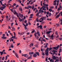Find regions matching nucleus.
<instances>
[{
	"label": "nucleus",
	"instance_id": "nucleus-1",
	"mask_svg": "<svg viewBox=\"0 0 62 62\" xmlns=\"http://www.w3.org/2000/svg\"><path fill=\"white\" fill-rule=\"evenodd\" d=\"M46 17H42L40 19V20H41V19H42V21H43L44 20H45V19H46Z\"/></svg>",
	"mask_w": 62,
	"mask_h": 62
},
{
	"label": "nucleus",
	"instance_id": "nucleus-2",
	"mask_svg": "<svg viewBox=\"0 0 62 62\" xmlns=\"http://www.w3.org/2000/svg\"><path fill=\"white\" fill-rule=\"evenodd\" d=\"M2 36L3 37H1V38H2V39H7V37H5V36H6V35L5 34H3L2 35Z\"/></svg>",
	"mask_w": 62,
	"mask_h": 62
},
{
	"label": "nucleus",
	"instance_id": "nucleus-3",
	"mask_svg": "<svg viewBox=\"0 0 62 62\" xmlns=\"http://www.w3.org/2000/svg\"><path fill=\"white\" fill-rule=\"evenodd\" d=\"M52 58L54 60H56V57L55 56H54V55H52Z\"/></svg>",
	"mask_w": 62,
	"mask_h": 62
},
{
	"label": "nucleus",
	"instance_id": "nucleus-4",
	"mask_svg": "<svg viewBox=\"0 0 62 62\" xmlns=\"http://www.w3.org/2000/svg\"><path fill=\"white\" fill-rule=\"evenodd\" d=\"M39 27H40V28L41 29L42 28V26L41 25H40L38 26L37 27V28H39Z\"/></svg>",
	"mask_w": 62,
	"mask_h": 62
},
{
	"label": "nucleus",
	"instance_id": "nucleus-5",
	"mask_svg": "<svg viewBox=\"0 0 62 62\" xmlns=\"http://www.w3.org/2000/svg\"><path fill=\"white\" fill-rule=\"evenodd\" d=\"M19 16H20V17H21V18H23V15L21 14L20 13L19 14Z\"/></svg>",
	"mask_w": 62,
	"mask_h": 62
},
{
	"label": "nucleus",
	"instance_id": "nucleus-6",
	"mask_svg": "<svg viewBox=\"0 0 62 62\" xmlns=\"http://www.w3.org/2000/svg\"><path fill=\"white\" fill-rule=\"evenodd\" d=\"M56 58H57V59H56L55 60H56V62H59V58H58V57H56Z\"/></svg>",
	"mask_w": 62,
	"mask_h": 62
},
{
	"label": "nucleus",
	"instance_id": "nucleus-7",
	"mask_svg": "<svg viewBox=\"0 0 62 62\" xmlns=\"http://www.w3.org/2000/svg\"><path fill=\"white\" fill-rule=\"evenodd\" d=\"M51 32V31H47V32H46V35H47V34H50Z\"/></svg>",
	"mask_w": 62,
	"mask_h": 62
},
{
	"label": "nucleus",
	"instance_id": "nucleus-8",
	"mask_svg": "<svg viewBox=\"0 0 62 62\" xmlns=\"http://www.w3.org/2000/svg\"><path fill=\"white\" fill-rule=\"evenodd\" d=\"M15 54L17 58H18V57H19L18 56V54L17 53H15Z\"/></svg>",
	"mask_w": 62,
	"mask_h": 62
},
{
	"label": "nucleus",
	"instance_id": "nucleus-9",
	"mask_svg": "<svg viewBox=\"0 0 62 62\" xmlns=\"http://www.w3.org/2000/svg\"><path fill=\"white\" fill-rule=\"evenodd\" d=\"M34 54V52H29V54H30V55H31V54L32 55V54Z\"/></svg>",
	"mask_w": 62,
	"mask_h": 62
},
{
	"label": "nucleus",
	"instance_id": "nucleus-10",
	"mask_svg": "<svg viewBox=\"0 0 62 62\" xmlns=\"http://www.w3.org/2000/svg\"><path fill=\"white\" fill-rule=\"evenodd\" d=\"M28 55L27 54H22V56H24V57H26V56H28Z\"/></svg>",
	"mask_w": 62,
	"mask_h": 62
},
{
	"label": "nucleus",
	"instance_id": "nucleus-11",
	"mask_svg": "<svg viewBox=\"0 0 62 62\" xmlns=\"http://www.w3.org/2000/svg\"><path fill=\"white\" fill-rule=\"evenodd\" d=\"M16 38V36H13L11 38H10L11 39H12L13 38H14V39H15Z\"/></svg>",
	"mask_w": 62,
	"mask_h": 62
},
{
	"label": "nucleus",
	"instance_id": "nucleus-12",
	"mask_svg": "<svg viewBox=\"0 0 62 62\" xmlns=\"http://www.w3.org/2000/svg\"><path fill=\"white\" fill-rule=\"evenodd\" d=\"M37 35H38L39 36V37L40 36V33H39V31H38L37 32Z\"/></svg>",
	"mask_w": 62,
	"mask_h": 62
},
{
	"label": "nucleus",
	"instance_id": "nucleus-13",
	"mask_svg": "<svg viewBox=\"0 0 62 62\" xmlns=\"http://www.w3.org/2000/svg\"><path fill=\"white\" fill-rule=\"evenodd\" d=\"M33 56V57H36L37 56V55L35 53V54H34Z\"/></svg>",
	"mask_w": 62,
	"mask_h": 62
},
{
	"label": "nucleus",
	"instance_id": "nucleus-14",
	"mask_svg": "<svg viewBox=\"0 0 62 62\" xmlns=\"http://www.w3.org/2000/svg\"><path fill=\"white\" fill-rule=\"evenodd\" d=\"M5 7H4V6L3 7V8L2 9L1 8H0V9L1 10L3 11V10H4V9H5Z\"/></svg>",
	"mask_w": 62,
	"mask_h": 62
},
{
	"label": "nucleus",
	"instance_id": "nucleus-15",
	"mask_svg": "<svg viewBox=\"0 0 62 62\" xmlns=\"http://www.w3.org/2000/svg\"><path fill=\"white\" fill-rule=\"evenodd\" d=\"M60 13H59V14L58 15H57L55 17V19H56L57 18H58V17H59V16H60Z\"/></svg>",
	"mask_w": 62,
	"mask_h": 62
},
{
	"label": "nucleus",
	"instance_id": "nucleus-16",
	"mask_svg": "<svg viewBox=\"0 0 62 62\" xmlns=\"http://www.w3.org/2000/svg\"><path fill=\"white\" fill-rule=\"evenodd\" d=\"M12 28V30L13 31H14L15 30V28H14L13 27H11Z\"/></svg>",
	"mask_w": 62,
	"mask_h": 62
},
{
	"label": "nucleus",
	"instance_id": "nucleus-17",
	"mask_svg": "<svg viewBox=\"0 0 62 62\" xmlns=\"http://www.w3.org/2000/svg\"><path fill=\"white\" fill-rule=\"evenodd\" d=\"M45 54L47 56H48L49 54H48V52H47L45 53Z\"/></svg>",
	"mask_w": 62,
	"mask_h": 62
},
{
	"label": "nucleus",
	"instance_id": "nucleus-18",
	"mask_svg": "<svg viewBox=\"0 0 62 62\" xmlns=\"http://www.w3.org/2000/svg\"><path fill=\"white\" fill-rule=\"evenodd\" d=\"M3 52L2 51H0V55H2V54H3Z\"/></svg>",
	"mask_w": 62,
	"mask_h": 62
},
{
	"label": "nucleus",
	"instance_id": "nucleus-19",
	"mask_svg": "<svg viewBox=\"0 0 62 62\" xmlns=\"http://www.w3.org/2000/svg\"><path fill=\"white\" fill-rule=\"evenodd\" d=\"M35 54H37V55H38V56H39V53L38 52H35Z\"/></svg>",
	"mask_w": 62,
	"mask_h": 62
},
{
	"label": "nucleus",
	"instance_id": "nucleus-20",
	"mask_svg": "<svg viewBox=\"0 0 62 62\" xmlns=\"http://www.w3.org/2000/svg\"><path fill=\"white\" fill-rule=\"evenodd\" d=\"M49 48L48 47L47 48V49H46L45 51L46 52H48V50H49Z\"/></svg>",
	"mask_w": 62,
	"mask_h": 62
},
{
	"label": "nucleus",
	"instance_id": "nucleus-21",
	"mask_svg": "<svg viewBox=\"0 0 62 62\" xmlns=\"http://www.w3.org/2000/svg\"><path fill=\"white\" fill-rule=\"evenodd\" d=\"M30 57H28V59H30V58H31H31L32 59V57H32V55H30Z\"/></svg>",
	"mask_w": 62,
	"mask_h": 62
},
{
	"label": "nucleus",
	"instance_id": "nucleus-22",
	"mask_svg": "<svg viewBox=\"0 0 62 62\" xmlns=\"http://www.w3.org/2000/svg\"><path fill=\"white\" fill-rule=\"evenodd\" d=\"M34 32H35V30L33 29V31L31 32V33H34Z\"/></svg>",
	"mask_w": 62,
	"mask_h": 62
},
{
	"label": "nucleus",
	"instance_id": "nucleus-23",
	"mask_svg": "<svg viewBox=\"0 0 62 62\" xmlns=\"http://www.w3.org/2000/svg\"><path fill=\"white\" fill-rule=\"evenodd\" d=\"M25 33V31H24L23 32H22L21 33V35H23Z\"/></svg>",
	"mask_w": 62,
	"mask_h": 62
},
{
	"label": "nucleus",
	"instance_id": "nucleus-24",
	"mask_svg": "<svg viewBox=\"0 0 62 62\" xmlns=\"http://www.w3.org/2000/svg\"><path fill=\"white\" fill-rule=\"evenodd\" d=\"M19 10H20L21 11H23V9L22 8H19Z\"/></svg>",
	"mask_w": 62,
	"mask_h": 62
},
{
	"label": "nucleus",
	"instance_id": "nucleus-25",
	"mask_svg": "<svg viewBox=\"0 0 62 62\" xmlns=\"http://www.w3.org/2000/svg\"><path fill=\"white\" fill-rule=\"evenodd\" d=\"M31 46H33V44H31L30 45V47H31Z\"/></svg>",
	"mask_w": 62,
	"mask_h": 62
},
{
	"label": "nucleus",
	"instance_id": "nucleus-26",
	"mask_svg": "<svg viewBox=\"0 0 62 62\" xmlns=\"http://www.w3.org/2000/svg\"><path fill=\"white\" fill-rule=\"evenodd\" d=\"M59 46H59V45H58L56 47V48L57 49H58V48H59Z\"/></svg>",
	"mask_w": 62,
	"mask_h": 62
},
{
	"label": "nucleus",
	"instance_id": "nucleus-27",
	"mask_svg": "<svg viewBox=\"0 0 62 62\" xmlns=\"http://www.w3.org/2000/svg\"><path fill=\"white\" fill-rule=\"evenodd\" d=\"M28 8H32V6H29V5L28 6Z\"/></svg>",
	"mask_w": 62,
	"mask_h": 62
},
{
	"label": "nucleus",
	"instance_id": "nucleus-28",
	"mask_svg": "<svg viewBox=\"0 0 62 62\" xmlns=\"http://www.w3.org/2000/svg\"><path fill=\"white\" fill-rule=\"evenodd\" d=\"M53 48L54 49H55V50H57V49L56 48V47H53Z\"/></svg>",
	"mask_w": 62,
	"mask_h": 62
},
{
	"label": "nucleus",
	"instance_id": "nucleus-29",
	"mask_svg": "<svg viewBox=\"0 0 62 62\" xmlns=\"http://www.w3.org/2000/svg\"><path fill=\"white\" fill-rule=\"evenodd\" d=\"M35 7L34 6H33L32 7H31V8L32 9H33Z\"/></svg>",
	"mask_w": 62,
	"mask_h": 62
},
{
	"label": "nucleus",
	"instance_id": "nucleus-30",
	"mask_svg": "<svg viewBox=\"0 0 62 62\" xmlns=\"http://www.w3.org/2000/svg\"><path fill=\"white\" fill-rule=\"evenodd\" d=\"M51 38H53V37H54V35L52 34L51 36Z\"/></svg>",
	"mask_w": 62,
	"mask_h": 62
},
{
	"label": "nucleus",
	"instance_id": "nucleus-31",
	"mask_svg": "<svg viewBox=\"0 0 62 62\" xmlns=\"http://www.w3.org/2000/svg\"><path fill=\"white\" fill-rule=\"evenodd\" d=\"M54 6H55L56 5V2L55 3H54Z\"/></svg>",
	"mask_w": 62,
	"mask_h": 62
},
{
	"label": "nucleus",
	"instance_id": "nucleus-32",
	"mask_svg": "<svg viewBox=\"0 0 62 62\" xmlns=\"http://www.w3.org/2000/svg\"><path fill=\"white\" fill-rule=\"evenodd\" d=\"M11 47L12 48H13L14 47L13 45V44H12V45H11Z\"/></svg>",
	"mask_w": 62,
	"mask_h": 62
},
{
	"label": "nucleus",
	"instance_id": "nucleus-33",
	"mask_svg": "<svg viewBox=\"0 0 62 62\" xmlns=\"http://www.w3.org/2000/svg\"><path fill=\"white\" fill-rule=\"evenodd\" d=\"M16 15L17 16V17H19V15H18V13H16Z\"/></svg>",
	"mask_w": 62,
	"mask_h": 62
},
{
	"label": "nucleus",
	"instance_id": "nucleus-34",
	"mask_svg": "<svg viewBox=\"0 0 62 62\" xmlns=\"http://www.w3.org/2000/svg\"><path fill=\"white\" fill-rule=\"evenodd\" d=\"M44 8V6L43 5L42 7V9L43 10H44V8Z\"/></svg>",
	"mask_w": 62,
	"mask_h": 62
},
{
	"label": "nucleus",
	"instance_id": "nucleus-35",
	"mask_svg": "<svg viewBox=\"0 0 62 62\" xmlns=\"http://www.w3.org/2000/svg\"><path fill=\"white\" fill-rule=\"evenodd\" d=\"M61 9H60V8H58L57 9V11H59L60 10H61Z\"/></svg>",
	"mask_w": 62,
	"mask_h": 62
},
{
	"label": "nucleus",
	"instance_id": "nucleus-36",
	"mask_svg": "<svg viewBox=\"0 0 62 62\" xmlns=\"http://www.w3.org/2000/svg\"><path fill=\"white\" fill-rule=\"evenodd\" d=\"M52 15V14H51V13H50L48 15L49 16H51Z\"/></svg>",
	"mask_w": 62,
	"mask_h": 62
},
{
	"label": "nucleus",
	"instance_id": "nucleus-37",
	"mask_svg": "<svg viewBox=\"0 0 62 62\" xmlns=\"http://www.w3.org/2000/svg\"><path fill=\"white\" fill-rule=\"evenodd\" d=\"M38 12V9L36 10L35 12V13H36L37 12Z\"/></svg>",
	"mask_w": 62,
	"mask_h": 62
},
{
	"label": "nucleus",
	"instance_id": "nucleus-38",
	"mask_svg": "<svg viewBox=\"0 0 62 62\" xmlns=\"http://www.w3.org/2000/svg\"><path fill=\"white\" fill-rule=\"evenodd\" d=\"M19 7V5H17L16 7V9L17 8Z\"/></svg>",
	"mask_w": 62,
	"mask_h": 62
},
{
	"label": "nucleus",
	"instance_id": "nucleus-39",
	"mask_svg": "<svg viewBox=\"0 0 62 62\" xmlns=\"http://www.w3.org/2000/svg\"><path fill=\"white\" fill-rule=\"evenodd\" d=\"M7 59H8V56H6V58H5V60H7Z\"/></svg>",
	"mask_w": 62,
	"mask_h": 62
},
{
	"label": "nucleus",
	"instance_id": "nucleus-40",
	"mask_svg": "<svg viewBox=\"0 0 62 62\" xmlns=\"http://www.w3.org/2000/svg\"><path fill=\"white\" fill-rule=\"evenodd\" d=\"M5 59V58H4V57H3L2 59V60H4Z\"/></svg>",
	"mask_w": 62,
	"mask_h": 62
},
{
	"label": "nucleus",
	"instance_id": "nucleus-41",
	"mask_svg": "<svg viewBox=\"0 0 62 62\" xmlns=\"http://www.w3.org/2000/svg\"><path fill=\"white\" fill-rule=\"evenodd\" d=\"M47 47H48V46L45 45L44 46V48H46Z\"/></svg>",
	"mask_w": 62,
	"mask_h": 62
},
{
	"label": "nucleus",
	"instance_id": "nucleus-42",
	"mask_svg": "<svg viewBox=\"0 0 62 62\" xmlns=\"http://www.w3.org/2000/svg\"><path fill=\"white\" fill-rule=\"evenodd\" d=\"M39 12H38L37 13V16H38L39 17H40V16H39Z\"/></svg>",
	"mask_w": 62,
	"mask_h": 62
},
{
	"label": "nucleus",
	"instance_id": "nucleus-43",
	"mask_svg": "<svg viewBox=\"0 0 62 62\" xmlns=\"http://www.w3.org/2000/svg\"><path fill=\"white\" fill-rule=\"evenodd\" d=\"M41 44H43V42H42V40H41Z\"/></svg>",
	"mask_w": 62,
	"mask_h": 62
},
{
	"label": "nucleus",
	"instance_id": "nucleus-44",
	"mask_svg": "<svg viewBox=\"0 0 62 62\" xmlns=\"http://www.w3.org/2000/svg\"><path fill=\"white\" fill-rule=\"evenodd\" d=\"M49 51H51L52 49V47H50L49 48Z\"/></svg>",
	"mask_w": 62,
	"mask_h": 62
},
{
	"label": "nucleus",
	"instance_id": "nucleus-45",
	"mask_svg": "<svg viewBox=\"0 0 62 62\" xmlns=\"http://www.w3.org/2000/svg\"><path fill=\"white\" fill-rule=\"evenodd\" d=\"M45 29L46 28V26L45 25L43 27Z\"/></svg>",
	"mask_w": 62,
	"mask_h": 62
},
{
	"label": "nucleus",
	"instance_id": "nucleus-46",
	"mask_svg": "<svg viewBox=\"0 0 62 62\" xmlns=\"http://www.w3.org/2000/svg\"><path fill=\"white\" fill-rule=\"evenodd\" d=\"M49 11H47L46 13V14H47V15H48V14H49Z\"/></svg>",
	"mask_w": 62,
	"mask_h": 62
},
{
	"label": "nucleus",
	"instance_id": "nucleus-47",
	"mask_svg": "<svg viewBox=\"0 0 62 62\" xmlns=\"http://www.w3.org/2000/svg\"><path fill=\"white\" fill-rule=\"evenodd\" d=\"M19 22H22V19H20L19 20Z\"/></svg>",
	"mask_w": 62,
	"mask_h": 62
},
{
	"label": "nucleus",
	"instance_id": "nucleus-48",
	"mask_svg": "<svg viewBox=\"0 0 62 62\" xmlns=\"http://www.w3.org/2000/svg\"><path fill=\"white\" fill-rule=\"evenodd\" d=\"M12 7H13V8H12V9H14V8H15L14 7V6H12Z\"/></svg>",
	"mask_w": 62,
	"mask_h": 62
},
{
	"label": "nucleus",
	"instance_id": "nucleus-49",
	"mask_svg": "<svg viewBox=\"0 0 62 62\" xmlns=\"http://www.w3.org/2000/svg\"><path fill=\"white\" fill-rule=\"evenodd\" d=\"M30 34V33L29 32H27V33H26V34L27 35H29Z\"/></svg>",
	"mask_w": 62,
	"mask_h": 62
},
{
	"label": "nucleus",
	"instance_id": "nucleus-50",
	"mask_svg": "<svg viewBox=\"0 0 62 62\" xmlns=\"http://www.w3.org/2000/svg\"><path fill=\"white\" fill-rule=\"evenodd\" d=\"M8 16H6V19H8Z\"/></svg>",
	"mask_w": 62,
	"mask_h": 62
},
{
	"label": "nucleus",
	"instance_id": "nucleus-51",
	"mask_svg": "<svg viewBox=\"0 0 62 62\" xmlns=\"http://www.w3.org/2000/svg\"><path fill=\"white\" fill-rule=\"evenodd\" d=\"M46 8L47 10H49V8H48V7H46Z\"/></svg>",
	"mask_w": 62,
	"mask_h": 62
},
{
	"label": "nucleus",
	"instance_id": "nucleus-52",
	"mask_svg": "<svg viewBox=\"0 0 62 62\" xmlns=\"http://www.w3.org/2000/svg\"><path fill=\"white\" fill-rule=\"evenodd\" d=\"M42 1H41L40 2V3H41V6H42Z\"/></svg>",
	"mask_w": 62,
	"mask_h": 62
},
{
	"label": "nucleus",
	"instance_id": "nucleus-53",
	"mask_svg": "<svg viewBox=\"0 0 62 62\" xmlns=\"http://www.w3.org/2000/svg\"><path fill=\"white\" fill-rule=\"evenodd\" d=\"M24 23H27V20H25L24 21Z\"/></svg>",
	"mask_w": 62,
	"mask_h": 62
},
{
	"label": "nucleus",
	"instance_id": "nucleus-54",
	"mask_svg": "<svg viewBox=\"0 0 62 62\" xmlns=\"http://www.w3.org/2000/svg\"><path fill=\"white\" fill-rule=\"evenodd\" d=\"M42 41H44V42H45V41H46V40L44 39H43L42 40Z\"/></svg>",
	"mask_w": 62,
	"mask_h": 62
},
{
	"label": "nucleus",
	"instance_id": "nucleus-55",
	"mask_svg": "<svg viewBox=\"0 0 62 62\" xmlns=\"http://www.w3.org/2000/svg\"><path fill=\"white\" fill-rule=\"evenodd\" d=\"M36 21L37 22H39V20H38V18L36 19Z\"/></svg>",
	"mask_w": 62,
	"mask_h": 62
},
{
	"label": "nucleus",
	"instance_id": "nucleus-56",
	"mask_svg": "<svg viewBox=\"0 0 62 62\" xmlns=\"http://www.w3.org/2000/svg\"><path fill=\"white\" fill-rule=\"evenodd\" d=\"M48 38H50V37H51V35H50V34H49L48 35Z\"/></svg>",
	"mask_w": 62,
	"mask_h": 62
},
{
	"label": "nucleus",
	"instance_id": "nucleus-57",
	"mask_svg": "<svg viewBox=\"0 0 62 62\" xmlns=\"http://www.w3.org/2000/svg\"><path fill=\"white\" fill-rule=\"evenodd\" d=\"M46 45V46H48V44L47 43H46L45 44Z\"/></svg>",
	"mask_w": 62,
	"mask_h": 62
},
{
	"label": "nucleus",
	"instance_id": "nucleus-58",
	"mask_svg": "<svg viewBox=\"0 0 62 62\" xmlns=\"http://www.w3.org/2000/svg\"><path fill=\"white\" fill-rule=\"evenodd\" d=\"M41 12H42V13H43V12H44V11H43V10H41Z\"/></svg>",
	"mask_w": 62,
	"mask_h": 62
},
{
	"label": "nucleus",
	"instance_id": "nucleus-59",
	"mask_svg": "<svg viewBox=\"0 0 62 62\" xmlns=\"http://www.w3.org/2000/svg\"><path fill=\"white\" fill-rule=\"evenodd\" d=\"M57 31H55V34H56V35H58V33H57Z\"/></svg>",
	"mask_w": 62,
	"mask_h": 62
},
{
	"label": "nucleus",
	"instance_id": "nucleus-60",
	"mask_svg": "<svg viewBox=\"0 0 62 62\" xmlns=\"http://www.w3.org/2000/svg\"><path fill=\"white\" fill-rule=\"evenodd\" d=\"M59 8H62L61 9H62V7H61V6H59Z\"/></svg>",
	"mask_w": 62,
	"mask_h": 62
},
{
	"label": "nucleus",
	"instance_id": "nucleus-61",
	"mask_svg": "<svg viewBox=\"0 0 62 62\" xmlns=\"http://www.w3.org/2000/svg\"><path fill=\"white\" fill-rule=\"evenodd\" d=\"M42 55H44V56L45 55V54L44 53H42Z\"/></svg>",
	"mask_w": 62,
	"mask_h": 62
},
{
	"label": "nucleus",
	"instance_id": "nucleus-62",
	"mask_svg": "<svg viewBox=\"0 0 62 62\" xmlns=\"http://www.w3.org/2000/svg\"><path fill=\"white\" fill-rule=\"evenodd\" d=\"M33 18V16H30V19H31Z\"/></svg>",
	"mask_w": 62,
	"mask_h": 62
},
{
	"label": "nucleus",
	"instance_id": "nucleus-63",
	"mask_svg": "<svg viewBox=\"0 0 62 62\" xmlns=\"http://www.w3.org/2000/svg\"><path fill=\"white\" fill-rule=\"evenodd\" d=\"M16 5V4L15 3H14L13 4V6H15Z\"/></svg>",
	"mask_w": 62,
	"mask_h": 62
},
{
	"label": "nucleus",
	"instance_id": "nucleus-64",
	"mask_svg": "<svg viewBox=\"0 0 62 62\" xmlns=\"http://www.w3.org/2000/svg\"><path fill=\"white\" fill-rule=\"evenodd\" d=\"M59 39H60V40H61V39H62V38L61 37L60 38H59Z\"/></svg>",
	"mask_w": 62,
	"mask_h": 62
}]
</instances>
